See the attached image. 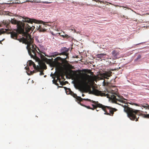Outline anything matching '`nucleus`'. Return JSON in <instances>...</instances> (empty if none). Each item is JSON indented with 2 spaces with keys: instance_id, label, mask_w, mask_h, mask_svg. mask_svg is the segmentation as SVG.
<instances>
[{
  "instance_id": "f257e3e1",
  "label": "nucleus",
  "mask_w": 149,
  "mask_h": 149,
  "mask_svg": "<svg viewBox=\"0 0 149 149\" xmlns=\"http://www.w3.org/2000/svg\"><path fill=\"white\" fill-rule=\"evenodd\" d=\"M94 92L95 95L97 96L107 97L108 98L111 99L112 101L118 104L122 105L124 107V111L127 113L128 117L132 120L138 121L139 114L138 113L139 111L131 108L125 105L124 106L121 105L120 103H125V99L123 96L118 95L114 92L104 93L102 91L97 90H95Z\"/></svg>"
},
{
  "instance_id": "f03ea898",
  "label": "nucleus",
  "mask_w": 149,
  "mask_h": 149,
  "mask_svg": "<svg viewBox=\"0 0 149 149\" xmlns=\"http://www.w3.org/2000/svg\"><path fill=\"white\" fill-rule=\"evenodd\" d=\"M23 19L22 20L23 22L21 21H18L14 19H11L10 21L3 20V23L6 25L7 29H2L0 30V35L5 33L8 31H11L12 29L10 25V23L14 24H17V32L19 33H22L24 32V29L27 33H28L31 31H32L35 28V26L32 25L33 22H36V20L34 19H30L28 17H24Z\"/></svg>"
},
{
  "instance_id": "7ed1b4c3",
  "label": "nucleus",
  "mask_w": 149,
  "mask_h": 149,
  "mask_svg": "<svg viewBox=\"0 0 149 149\" xmlns=\"http://www.w3.org/2000/svg\"><path fill=\"white\" fill-rule=\"evenodd\" d=\"M33 39L31 38L29 34H26L24 37L20 40V42H22L27 45L26 48L31 57L35 59L36 61L39 62L40 61L39 57L42 58L44 56L42 54V52L40 51L38 48V49L39 52L37 51L36 45L33 44Z\"/></svg>"
},
{
  "instance_id": "20e7f679",
  "label": "nucleus",
  "mask_w": 149,
  "mask_h": 149,
  "mask_svg": "<svg viewBox=\"0 0 149 149\" xmlns=\"http://www.w3.org/2000/svg\"><path fill=\"white\" fill-rule=\"evenodd\" d=\"M91 100V101L90 102H92L94 104H92L93 108H91L89 106H86L85 105H84V107H86L88 109H91L92 110H94L95 109L97 111H98L99 110L97 109V108H101L104 111V114L111 116H113L114 112L118 110L117 109L115 108H113L111 107L105 106L99 103L97 101Z\"/></svg>"
},
{
  "instance_id": "39448f33",
  "label": "nucleus",
  "mask_w": 149,
  "mask_h": 149,
  "mask_svg": "<svg viewBox=\"0 0 149 149\" xmlns=\"http://www.w3.org/2000/svg\"><path fill=\"white\" fill-rule=\"evenodd\" d=\"M84 70L85 72L90 74L91 75L85 74L82 78V83L85 86L89 87L93 84V78L92 77L93 75V73L89 70L85 69Z\"/></svg>"
},
{
  "instance_id": "423d86ee",
  "label": "nucleus",
  "mask_w": 149,
  "mask_h": 149,
  "mask_svg": "<svg viewBox=\"0 0 149 149\" xmlns=\"http://www.w3.org/2000/svg\"><path fill=\"white\" fill-rule=\"evenodd\" d=\"M61 51H63L62 52L59 54L57 52H55L53 53L52 56L53 57H55L56 56L58 55H65L66 56H67L68 54H67V52H68V50L67 48L65 47L61 49Z\"/></svg>"
},
{
  "instance_id": "0eeeda50",
  "label": "nucleus",
  "mask_w": 149,
  "mask_h": 149,
  "mask_svg": "<svg viewBox=\"0 0 149 149\" xmlns=\"http://www.w3.org/2000/svg\"><path fill=\"white\" fill-rule=\"evenodd\" d=\"M10 31L8 30L7 31H6L5 32H7V33H10L11 34V38L15 39H17L18 40H19L20 41V40L22 38L24 37V36H26V34L27 33H24V32L22 33H20L21 34H22L24 35V36L22 38H20V39H18L17 38V36L18 35V33H17L15 32H10ZM27 34H29V33H27Z\"/></svg>"
},
{
  "instance_id": "6e6552de",
  "label": "nucleus",
  "mask_w": 149,
  "mask_h": 149,
  "mask_svg": "<svg viewBox=\"0 0 149 149\" xmlns=\"http://www.w3.org/2000/svg\"><path fill=\"white\" fill-rule=\"evenodd\" d=\"M71 95L74 98H76L78 101H82L83 100H84L88 101H91V100L90 99H83L80 97L78 96L76 94L74 93L73 92Z\"/></svg>"
},
{
  "instance_id": "1a4fd4ad",
  "label": "nucleus",
  "mask_w": 149,
  "mask_h": 149,
  "mask_svg": "<svg viewBox=\"0 0 149 149\" xmlns=\"http://www.w3.org/2000/svg\"><path fill=\"white\" fill-rule=\"evenodd\" d=\"M61 76L62 78H63L64 75L63 74H61L60 73H57L55 74V77H56L57 80H55V82H54V83L56 85H58L57 83V80H58L59 82H61V80L60 78Z\"/></svg>"
},
{
  "instance_id": "9d476101",
  "label": "nucleus",
  "mask_w": 149,
  "mask_h": 149,
  "mask_svg": "<svg viewBox=\"0 0 149 149\" xmlns=\"http://www.w3.org/2000/svg\"><path fill=\"white\" fill-rule=\"evenodd\" d=\"M28 64L29 66H31L33 65L34 69L36 70H39V67L38 65L36 66L35 64L32 61H29Z\"/></svg>"
},
{
  "instance_id": "9b49d317",
  "label": "nucleus",
  "mask_w": 149,
  "mask_h": 149,
  "mask_svg": "<svg viewBox=\"0 0 149 149\" xmlns=\"http://www.w3.org/2000/svg\"><path fill=\"white\" fill-rule=\"evenodd\" d=\"M111 72L110 71L105 72V73H103L102 74V76L104 78L107 79H109V77H110L111 76Z\"/></svg>"
},
{
  "instance_id": "f8f14e48",
  "label": "nucleus",
  "mask_w": 149,
  "mask_h": 149,
  "mask_svg": "<svg viewBox=\"0 0 149 149\" xmlns=\"http://www.w3.org/2000/svg\"><path fill=\"white\" fill-rule=\"evenodd\" d=\"M44 24H40L39 31L40 32H44Z\"/></svg>"
},
{
  "instance_id": "ddd939ff",
  "label": "nucleus",
  "mask_w": 149,
  "mask_h": 149,
  "mask_svg": "<svg viewBox=\"0 0 149 149\" xmlns=\"http://www.w3.org/2000/svg\"><path fill=\"white\" fill-rule=\"evenodd\" d=\"M65 90L66 91V93L67 94H71L72 93V91H71V89L69 88H67L66 87Z\"/></svg>"
},
{
  "instance_id": "4468645a",
  "label": "nucleus",
  "mask_w": 149,
  "mask_h": 149,
  "mask_svg": "<svg viewBox=\"0 0 149 149\" xmlns=\"http://www.w3.org/2000/svg\"><path fill=\"white\" fill-rule=\"evenodd\" d=\"M113 56L114 57H116L118 55V53L117 52V51L115 50L113 51L112 52Z\"/></svg>"
},
{
  "instance_id": "2eb2a0df",
  "label": "nucleus",
  "mask_w": 149,
  "mask_h": 149,
  "mask_svg": "<svg viewBox=\"0 0 149 149\" xmlns=\"http://www.w3.org/2000/svg\"><path fill=\"white\" fill-rule=\"evenodd\" d=\"M106 55L105 54H97L96 55V58H101L103 57L104 56Z\"/></svg>"
},
{
  "instance_id": "dca6fc26",
  "label": "nucleus",
  "mask_w": 149,
  "mask_h": 149,
  "mask_svg": "<svg viewBox=\"0 0 149 149\" xmlns=\"http://www.w3.org/2000/svg\"><path fill=\"white\" fill-rule=\"evenodd\" d=\"M44 32H45L47 30H48V29H49L50 26L49 25L44 24Z\"/></svg>"
},
{
  "instance_id": "f3484780",
  "label": "nucleus",
  "mask_w": 149,
  "mask_h": 149,
  "mask_svg": "<svg viewBox=\"0 0 149 149\" xmlns=\"http://www.w3.org/2000/svg\"><path fill=\"white\" fill-rule=\"evenodd\" d=\"M92 0L95 1H96V2H99L100 3H102L104 4L105 3H107V2L106 1H100V0Z\"/></svg>"
},
{
  "instance_id": "a211bd4d",
  "label": "nucleus",
  "mask_w": 149,
  "mask_h": 149,
  "mask_svg": "<svg viewBox=\"0 0 149 149\" xmlns=\"http://www.w3.org/2000/svg\"><path fill=\"white\" fill-rule=\"evenodd\" d=\"M40 24H37V25L36 26V29H35V30H37L39 31Z\"/></svg>"
},
{
  "instance_id": "6ab92c4d",
  "label": "nucleus",
  "mask_w": 149,
  "mask_h": 149,
  "mask_svg": "<svg viewBox=\"0 0 149 149\" xmlns=\"http://www.w3.org/2000/svg\"><path fill=\"white\" fill-rule=\"evenodd\" d=\"M141 57V55H139L137 57V58L135 60V61H137V60H138V59H140Z\"/></svg>"
},
{
  "instance_id": "aec40b11",
  "label": "nucleus",
  "mask_w": 149,
  "mask_h": 149,
  "mask_svg": "<svg viewBox=\"0 0 149 149\" xmlns=\"http://www.w3.org/2000/svg\"><path fill=\"white\" fill-rule=\"evenodd\" d=\"M61 59V58L59 57H56L55 59V60L56 61H58V60H60V59Z\"/></svg>"
},
{
  "instance_id": "412c9836",
  "label": "nucleus",
  "mask_w": 149,
  "mask_h": 149,
  "mask_svg": "<svg viewBox=\"0 0 149 149\" xmlns=\"http://www.w3.org/2000/svg\"><path fill=\"white\" fill-rule=\"evenodd\" d=\"M62 36L64 38H68L69 37V36H68V35H62Z\"/></svg>"
},
{
  "instance_id": "4be33fe9",
  "label": "nucleus",
  "mask_w": 149,
  "mask_h": 149,
  "mask_svg": "<svg viewBox=\"0 0 149 149\" xmlns=\"http://www.w3.org/2000/svg\"><path fill=\"white\" fill-rule=\"evenodd\" d=\"M144 117L146 118H149V114L145 115Z\"/></svg>"
},
{
  "instance_id": "5701e85b",
  "label": "nucleus",
  "mask_w": 149,
  "mask_h": 149,
  "mask_svg": "<svg viewBox=\"0 0 149 149\" xmlns=\"http://www.w3.org/2000/svg\"><path fill=\"white\" fill-rule=\"evenodd\" d=\"M44 74V73L43 72V71H41L40 73V75H42Z\"/></svg>"
},
{
  "instance_id": "b1692460",
  "label": "nucleus",
  "mask_w": 149,
  "mask_h": 149,
  "mask_svg": "<svg viewBox=\"0 0 149 149\" xmlns=\"http://www.w3.org/2000/svg\"><path fill=\"white\" fill-rule=\"evenodd\" d=\"M79 101L78 102V104H80L82 106H84V105L83 104H81L80 102H81L82 101Z\"/></svg>"
},
{
  "instance_id": "393cba45",
  "label": "nucleus",
  "mask_w": 149,
  "mask_h": 149,
  "mask_svg": "<svg viewBox=\"0 0 149 149\" xmlns=\"http://www.w3.org/2000/svg\"><path fill=\"white\" fill-rule=\"evenodd\" d=\"M53 59L52 58L51 59H49V61L50 62H53Z\"/></svg>"
},
{
  "instance_id": "a878e982",
  "label": "nucleus",
  "mask_w": 149,
  "mask_h": 149,
  "mask_svg": "<svg viewBox=\"0 0 149 149\" xmlns=\"http://www.w3.org/2000/svg\"><path fill=\"white\" fill-rule=\"evenodd\" d=\"M120 7H123V8H127V9H129V8L127 7H126V6H119Z\"/></svg>"
},
{
  "instance_id": "bb28decb",
  "label": "nucleus",
  "mask_w": 149,
  "mask_h": 149,
  "mask_svg": "<svg viewBox=\"0 0 149 149\" xmlns=\"http://www.w3.org/2000/svg\"><path fill=\"white\" fill-rule=\"evenodd\" d=\"M71 29H70L72 31H73V30L74 31V32H75L76 30H74V28H73V29H72V28H71Z\"/></svg>"
},
{
  "instance_id": "cd10ccee",
  "label": "nucleus",
  "mask_w": 149,
  "mask_h": 149,
  "mask_svg": "<svg viewBox=\"0 0 149 149\" xmlns=\"http://www.w3.org/2000/svg\"><path fill=\"white\" fill-rule=\"evenodd\" d=\"M4 40V39H3L2 40L0 41V44H1L2 45V41H3Z\"/></svg>"
},
{
  "instance_id": "c85d7f7f",
  "label": "nucleus",
  "mask_w": 149,
  "mask_h": 149,
  "mask_svg": "<svg viewBox=\"0 0 149 149\" xmlns=\"http://www.w3.org/2000/svg\"><path fill=\"white\" fill-rule=\"evenodd\" d=\"M25 69L26 70H27L28 69V68H27L26 67H25Z\"/></svg>"
},
{
  "instance_id": "c756f323",
  "label": "nucleus",
  "mask_w": 149,
  "mask_h": 149,
  "mask_svg": "<svg viewBox=\"0 0 149 149\" xmlns=\"http://www.w3.org/2000/svg\"><path fill=\"white\" fill-rule=\"evenodd\" d=\"M141 43H139V44H136V45H139V44H141Z\"/></svg>"
},
{
  "instance_id": "7c9ffc66",
  "label": "nucleus",
  "mask_w": 149,
  "mask_h": 149,
  "mask_svg": "<svg viewBox=\"0 0 149 149\" xmlns=\"http://www.w3.org/2000/svg\"><path fill=\"white\" fill-rule=\"evenodd\" d=\"M82 96H83V97H84L85 96V95L83 94H82Z\"/></svg>"
},
{
  "instance_id": "2f4dec72",
  "label": "nucleus",
  "mask_w": 149,
  "mask_h": 149,
  "mask_svg": "<svg viewBox=\"0 0 149 149\" xmlns=\"http://www.w3.org/2000/svg\"><path fill=\"white\" fill-rule=\"evenodd\" d=\"M84 5V3H81V5H82V6H83Z\"/></svg>"
},
{
  "instance_id": "473e14b6",
  "label": "nucleus",
  "mask_w": 149,
  "mask_h": 149,
  "mask_svg": "<svg viewBox=\"0 0 149 149\" xmlns=\"http://www.w3.org/2000/svg\"><path fill=\"white\" fill-rule=\"evenodd\" d=\"M51 33L52 35H54V33L53 32H52Z\"/></svg>"
},
{
  "instance_id": "72a5a7b5",
  "label": "nucleus",
  "mask_w": 149,
  "mask_h": 149,
  "mask_svg": "<svg viewBox=\"0 0 149 149\" xmlns=\"http://www.w3.org/2000/svg\"><path fill=\"white\" fill-rule=\"evenodd\" d=\"M146 14H147V15H149V13H147Z\"/></svg>"
},
{
  "instance_id": "f704fd0d",
  "label": "nucleus",
  "mask_w": 149,
  "mask_h": 149,
  "mask_svg": "<svg viewBox=\"0 0 149 149\" xmlns=\"http://www.w3.org/2000/svg\"><path fill=\"white\" fill-rule=\"evenodd\" d=\"M46 77V75H45V76H44V77Z\"/></svg>"
},
{
  "instance_id": "c9c22d12",
  "label": "nucleus",
  "mask_w": 149,
  "mask_h": 149,
  "mask_svg": "<svg viewBox=\"0 0 149 149\" xmlns=\"http://www.w3.org/2000/svg\"><path fill=\"white\" fill-rule=\"evenodd\" d=\"M87 5L88 6H89V5L88 4H87Z\"/></svg>"
},
{
  "instance_id": "e433bc0d",
  "label": "nucleus",
  "mask_w": 149,
  "mask_h": 149,
  "mask_svg": "<svg viewBox=\"0 0 149 149\" xmlns=\"http://www.w3.org/2000/svg\"><path fill=\"white\" fill-rule=\"evenodd\" d=\"M135 105H136V106H137V105L136 104H135Z\"/></svg>"
}]
</instances>
